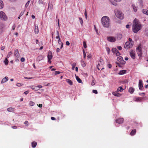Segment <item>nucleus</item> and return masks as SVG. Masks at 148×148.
I'll use <instances>...</instances> for the list:
<instances>
[{
    "label": "nucleus",
    "instance_id": "nucleus-16",
    "mask_svg": "<svg viewBox=\"0 0 148 148\" xmlns=\"http://www.w3.org/2000/svg\"><path fill=\"white\" fill-rule=\"evenodd\" d=\"M15 56L17 58H18L20 56V54L18 52V49H16L14 52Z\"/></svg>",
    "mask_w": 148,
    "mask_h": 148
},
{
    "label": "nucleus",
    "instance_id": "nucleus-15",
    "mask_svg": "<svg viewBox=\"0 0 148 148\" xmlns=\"http://www.w3.org/2000/svg\"><path fill=\"white\" fill-rule=\"evenodd\" d=\"M34 32L36 34H38L39 32L38 27L37 25H35L34 28Z\"/></svg>",
    "mask_w": 148,
    "mask_h": 148
},
{
    "label": "nucleus",
    "instance_id": "nucleus-18",
    "mask_svg": "<svg viewBox=\"0 0 148 148\" xmlns=\"http://www.w3.org/2000/svg\"><path fill=\"white\" fill-rule=\"evenodd\" d=\"M142 11L144 14L148 16V10L146 9H143L142 10Z\"/></svg>",
    "mask_w": 148,
    "mask_h": 148
},
{
    "label": "nucleus",
    "instance_id": "nucleus-42",
    "mask_svg": "<svg viewBox=\"0 0 148 148\" xmlns=\"http://www.w3.org/2000/svg\"><path fill=\"white\" fill-rule=\"evenodd\" d=\"M29 3H30V1H28L27 2V3H26V4L25 5V7L26 8L29 5Z\"/></svg>",
    "mask_w": 148,
    "mask_h": 148
},
{
    "label": "nucleus",
    "instance_id": "nucleus-52",
    "mask_svg": "<svg viewBox=\"0 0 148 148\" xmlns=\"http://www.w3.org/2000/svg\"><path fill=\"white\" fill-rule=\"evenodd\" d=\"M84 15H85V16L86 17V18H87V12H86V10H85V12H84Z\"/></svg>",
    "mask_w": 148,
    "mask_h": 148
},
{
    "label": "nucleus",
    "instance_id": "nucleus-27",
    "mask_svg": "<svg viewBox=\"0 0 148 148\" xmlns=\"http://www.w3.org/2000/svg\"><path fill=\"white\" fill-rule=\"evenodd\" d=\"M132 6L134 11L135 12H136L137 11V8L134 5H132Z\"/></svg>",
    "mask_w": 148,
    "mask_h": 148
},
{
    "label": "nucleus",
    "instance_id": "nucleus-14",
    "mask_svg": "<svg viewBox=\"0 0 148 148\" xmlns=\"http://www.w3.org/2000/svg\"><path fill=\"white\" fill-rule=\"evenodd\" d=\"M8 80V77L6 76L4 78H3L2 81H1V84H3L6 82Z\"/></svg>",
    "mask_w": 148,
    "mask_h": 148
},
{
    "label": "nucleus",
    "instance_id": "nucleus-55",
    "mask_svg": "<svg viewBox=\"0 0 148 148\" xmlns=\"http://www.w3.org/2000/svg\"><path fill=\"white\" fill-rule=\"evenodd\" d=\"M66 45L67 46H69L70 45V43L68 41H66Z\"/></svg>",
    "mask_w": 148,
    "mask_h": 148
},
{
    "label": "nucleus",
    "instance_id": "nucleus-10",
    "mask_svg": "<svg viewBox=\"0 0 148 148\" xmlns=\"http://www.w3.org/2000/svg\"><path fill=\"white\" fill-rule=\"evenodd\" d=\"M143 81L141 80H139V81L138 87L140 90H142L143 89Z\"/></svg>",
    "mask_w": 148,
    "mask_h": 148
},
{
    "label": "nucleus",
    "instance_id": "nucleus-51",
    "mask_svg": "<svg viewBox=\"0 0 148 148\" xmlns=\"http://www.w3.org/2000/svg\"><path fill=\"white\" fill-rule=\"evenodd\" d=\"M24 123L25 124V125H26V126H27L28 125V121H25V122H24Z\"/></svg>",
    "mask_w": 148,
    "mask_h": 148
},
{
    "label": "nucleus",
    "instance_id": "nucleus-45",
    "mask_svg": "<svg viewBox=\"0 0 148 148\" xmlns=\"http://www.w3.org/2000/svg\"><path fill=\"white\" fill-rule=\"evenodd\" d=\"M83 56H84V58H85L86 57V53L85 52L84 50V49H83Z\"/></svg>",
    "mask_w": 148,
    "mask_h": 148
},
{
    "label": "nucleus",
    "instance_id": "nucleus-50",
    "mask_svg": "<svg viewBox=\"0 0 148 148\" xmlns=\"http://www.w3.org/2000/svg\"><path fill=\"white\" fill-rule=\"evenodd\" d=\"M108 67L110 69L112 67V65L111 64H108Z\"/></svg>",
    "mask_w": 148,
    "mask_h": 148
},
{
    "label": "nucleus",
    "instance_id": "nucleus-7",
    "mask_svg": "<svg viewBox=\"0 0 148 148\" xmlns=\"http://www.w3.org/2000/svg\"><path fill=\"white\" fill-rule=\"evenodd\" d=\"M30 88L34 90H38L40 88H42V86L41 85H39L38 86H30Z\"/></svg>",
    "mask_w": 148,
    "mask_h": 148
},
{
    "label": "nucleus",
    "instance_id": "nucleus-39",
    "mask_svg": "<svg viewBox=\"0 0 148 148\" xmlns=\"http://www.w3.org/2000/svg\"><path fill=\"white\" fill-rule=\"evenodd\" d=\"M83 46L84 48H86L87 47V45L86 44V42L85 41H84L83 42Z\"/></svg>",
    "mask_w": 148,
    "mask_h": 148
},
{
    "label": "nucleus",
    "instance_id": "nucleus-64",
    "mask_svg": "<svg viewBox=\"0 0 148 148\" xmlns=\"http://www.w3.org/2000/svg\"><path fill=\"white\" fill-rule=\"evenodd\" d=\"M5 48V47L4 46H2L1 47V50H3Z\"/></svg>",
    "mask_w": 148,
    "mask_h": 148
},
{
    "label": "nucleus",
    "instance_id": "nucleus-43",
    "mask_svg": "<svg viewBox=\"0 0 148 148\" xmlns=\"http://www.w3.org/2000/svg\"><path fill=\"white\" fill-rule=\"evenodd\" d=\"M99 62L101 63V64L103 65L104 64L103 61L102 59H101L100 60Z\"/></svg>",
    "mask_w": 148,
    "mask_h": 148
},
{
    "label": "nucleus",
    "instance_id": "nucleus-63",
    "mask_svg": "<svg viewBox=\"0 0 148 148\" xmlns=\"http://www.w3.org/2000/svg\"><path fill=\"white\" fill-rule=\"evenodd\" d=\"M60 51V49L59 48H57L56 49V51L57 52H58Z\"/></svg>",
    "mask_w": 148,
    "mask_h": 148
},
{
    "label": "nucleus",
    "instance_id": "nucleus-6",
    "mask_svg": "<svg viewBox=\"0 0 148 148\" xmlns=\"http://www.w3.org/2000/svg\"><path fill=\"white\" fill-rule=\"evenodd\" d=\"M133 44L128 42H126L124 45V47L125 49H128L131 48L133 46Z\"/></svg>",
    "mask_w": 148,
    "mask_h": 148
},
{
    "label": "nucleus",
    "instance_id": "nucleus-3",
    "mask_svg": "<svg viewBox=\"0 0 148 148\" xmlns=\"http://www.w3.org/2000/svg\"><path fill=\"white\" fill-rule=\"evenodd\" d=\"M115 14L116 16L120 19H123V14L121 12L118 10H117L115 12Z\"/></svg>",
    "mask_w": 148,
    "mask_h": 148
},
{
    "label": "nucleus",
    "instance_id": "nucleus-56",
    "mask_svg": "<svg viewBox=\"0 0 148 148\" xmlns=\"http://www.w3.org/2000/svg\"><path fill=\"white\" fill-rule=\"evenodd\" d=\"M94 27H95V31H96V33L98 34V30L96 29V27L95 26H94Z\"/></svg>",
    "mask_w": 148,
    "mask_h": 148
},
{
    "label": "nucleus",
    "instance_id": "nucleus-53",
    "mask_svg": "<svg viewBox=\"0 0 148 148\" xmlns=\"http://www.w3.org/2000/svg\"><path fill=\"white\" fill-rule=\"evenodd\" d=\"M117 48L120 50H121L122 49V47L121 46H118Z\"/></svg>",
    "mask_w": 148,
    "mask_h": 148
},
{
    "label": "nucleus",
    "instance_id": "nucleus-57",
    "mask_svg": "<svg viewBox=\"0 0 148 148\" xmlns=\"http://www.w3.org/2000/svg\"><path fill=\"white\" fill-rule=\"evenodd\" d=\"M15 27H16V25H14L12 27V29H13V30H14Z\"/></svg>",
    "mask_w": 148,
    "mask_h": 148
},
{
    "label": "nucleus",
    "instance_id": "nucleus-23",
    "mask_svg": "<svg viewBox=\"0 0 148 148\" xmlns=\"http://www.w3.org/2000/svg\"><path fill=\"white\" fill-rule=\"evenodd\" d=\"M37 145L36 142L34 141L32 143V147L35 148Z\"/></svg>",
    "mask_w": 148,
    "mask_h": 148
},
{
    "label": "nucleus",
    "instance_id": "nucleus-20",
    "mask_svg": "<svg viewBox=\"0 0 148 148\" xmlns=\"http://www.w3.org/2000/svg\"><path fill=\"white\" fill-rule=\"evenodd\" d=\"M126 71L125 70H123L120 71L118 74L120 75H122L125 74L126 73Z\"/></svg>",
    "mask_w": 148,
    "mask_h": 148
},
{
    "label": "nucleus",
    "instance_id": "nucleus-46",
    "mask_svg": "<svg viewBox=\"0 0 148 148\" xmlns=\"http://www.w3.org/2000/svg\"><path fill=\"white\" fill-rule=\"evenodd\" d=\"M92 92L95 94H97L98 93L97 91L96 90H92Z\"/></svg>",
    "mask_w": 148,
    "mask_h": 148
},
{
    "label": "nucleus",
    "instance_id": "nucleus-34",
    "mask_svg": "<svg viewBox=\"0 0 148 148\" xmlns=\"http://www.w3.org/2000/svg\"><path fill=\"white\" fill-rule=\"evenodd\" d=\"M76 65V63H73L72 64V69L73 70H74L75 66Z\"/></svg>",
    "mask_w": 148,
    "mask_h": 148
},
{
    "label": "nucleus",
    "instance_id": "nucleus-61",
    "mask_svg": "<svg viewBox=\"0 0 148 148\" xmlns=\"http://www.w3.org/2000/svg\"><path fill=\"white\" fill-rule=\"evenodd\" d=\"M51 119L52 120H55L56 119V118L55 117H52L51 118Z\"/></svg>",
    "mask_w": 148,
    "mask_h": 148
},
{
    "label": "nucleus",
    "instance_id": "nucleus-8",
    "mask_svg": "<svg viewBox=\"0 0 148 148\" xmlns=\"http://www.w3.org/2000/svg\"><path fill=\"white\" fill-rule=\"evenodd\" d=\"M107 39L108 41L111 42H114L116 40L115 38L113 36L108 37L107 38Z\"/></svg>",
    "mask_w": 148,
    "mask_h": 148
},
{
    "label": "nucleus",
    "instance_id": "nucleus-30",
    "mask_svg": "<svg viewBox=\"0 0 148 148\" xmlns=\"http://www.w3.org/2000/svg\"><path fill=\"white\" fill-rule=\"evenodd\" d=\"M56 32L57 34V36L56 37V39H58V40H59V39H60V38L59 32L58 30L56 31Z\"/></svg>",
    "mask_w": 148,
    "mask_h": 148
},
{
    "label": "nucleus",
    "instance_id": "nucleus-12",
    "mask_svg": "<svg viewBox=\"0 0 148 148\" xmlns=\"http://www.w3.org/2000/svg\"><path fill=\"white\" fill-rule=\"evenodd\" d=\"M123 58L121 56H119L117 58V60L119 62H122V64H125V62L123 60Z\"/></svg>",
    "mask_w": 148,
    "mask_h": 148
},
{
    "label": "nucleus",
    "instance_id": "nucleus-1",
    "mask_svg": "<svg viewBox=\"0 0 148 148\" xmlns=\"http://www.w3.org/2000/svg\"><path fill=\"white\" fill-rule=\"evenodd\" d=\"M141 28V24L139 23L137 19H135L133 23V31L134 33H136Z\"/></svg>",
    "mask_w": 148,
    "mask_h": 148
},
{
    "label": "nucleus",
    "instance_id": "nucleus-33",
    "mask_svg": "<svg viewBox=\"0 0 148 148\" xmlns=\"http://www.w3.org/2000/svg\"><path fill=\"white\" fill-rule=\"evenodd\" d=\"M123 90V88L121 87H119L117 89V91L118 92L119 91L120 92H121Z\"/></svg>",
    "mask_w": 148,
    "mask_h": 148
},
{
    "label": "nucleus",
    "instance_id": "nucleus-41",
    "mask_svg": "<svg viewBox=\"0 0 148 148\" xmlns=\"http://www.w3.org/2000/svg\"><path fill=\"white\" fill-rule=\"evenodd\" d=\"M106 50L108 52V54H109L110 53V49L108 47H107L106 48Z\"/></svg>",
    "mask_w": 148,
    "mask_h": 148
},
{
    "label": "nucleus",
    "instance_id": "nucleus-2",
    "mask_svg": "<svg viewBox=\"0 0 148 148\" xmlns=\"http://www.w3.org/2000/svg\"><path fill=\"white\" fill-rule=\"evenodd\" d=\"M101 23L103 26L106 28H108L110 24V20L107 16H103L101 19Z\"/></svg>",
    "mask_w": 148,
    "mask_h": 148
},
{
    "label": "nucleus",
    "instance_id": "nucleus-28",
    "mask_svg": "<svg viewBox=\"0 0 148 148\" xmlns=\"http://www.w3.org/2000/svg\"><path fill=\"white\" fill-rule=\"evenodd\" d=\"M117 50L116 48H112V51L113 53L114 54L116 52Z\"/></svg>",
    "mask_w": 148,
    "mask_h": 148
},
{
    "label": "nucleus",
    "instance_id": "nucleus-44",
    "mask_svg": "<svg viewBox=\"0 0 148 148\" xmlns=\"http://www.w3.org/2000/svg\"><path fill=\"white\" fill-rule=\"evenodd\" d=\"M12 54V52L11 51L9 52L8 53V54L7 55V58H9L10 57V56Z\"/></svg>",
    "mask_w": 148,
    "mask_h": 148
},
{
    "label": "nucleus",
    "instance_id": "nucleus-24",
    "mask_svg": "<svg viewBox=\"0 0 148 148\" xmlns=\"http://www.w3.org/2000/svg\"><path fill=\"white\" fill-rule=\"evenodd\" d=\"M76 78L77 82L79 83H82V80L80 79V78H79V77L78 76H77L76 75Z\"/></svg>",
    "mask_w": 148,
    "mask_h": 148
},
{
    "label": "nucleus",
    "instance_id": "nucleus-9",
    "mask_svg": "<svg viewBox=\"0 0 148 148\" xmlns=\"http://www.w3.org/2000/svg\"><path fill=\"white\" fill-rule=\"evenodd\" d=\"M130 55L133 59H134L135 58V51L134 50H131L130 53Z\"/></svg>",
    "mask_w": 148,
    "mask_h": 148
},
{
    "label": "nucleus",
    "instance_id": "nucleus-25",
    "mask_svg": "<svg viewBox=\"0 0 148 148\" xmlns=\"http://www.w3.org/2000/svg\"><path fill=\"white\" fill-rule=\"evenodd\" d=\"M3 1L1 0L0 1V9H1L3 8Z\"/></svg>",
    "mask_w": 148,
    "mask_h": 148
},
{
    "label": "nucleus",
    "instance_id": "nucleus-54",
    "mask_svg": "<svg viewBox=\"0 0 148 148\" xmlns=\"http://www.w3.org/2000/svg\"><path fill=\"white\" fill-rule=\"evenodd\" d=\"M58 43L59 44H62V42L61 41L60 39H59V40H58Z\"/></svg>",
    "mask_w": 148,
    "mask_h": 148
},
{
    "label": "nucleus",
    "instance_id": "nucleus-35",
    "mask_svg": "<svg viewBox=\"0 0 148 148\" xmlns=\"http://www.w3.org/2000/svg\"><path fill=\"white\" fill-rule=\"evenodd\" d=\"M95 79H93L92 80V82H91V85L92 86H94L95 84Z\"/></svg>",
    "mask_w": 148,
    "mask_h": 148
},
{
    "label": "nucleus",
    "instance_id": "nucleus-38",
    "mask_svg": "<svg viewBox=\"0 0 148 148\" xmlns=\"http://www.w3.org/2000/svg\"><path fill=\"white\" fill-rule=\"evenodd\" d=\"M51 5H52V7H50V4H49V3L48 4V10L49 9H50V10H52L53 9V5L51 4Z\"/></svg>",
    "mask_w": 148,
    "mask_h": 148
},
{
    "label": "nucleus",
    "instance_id": "nucleus-32",
    "mask_svg": "<svg viewBox=\"0 0 148 148\" xmlns=\"http://www.w3.org/2000/svg\"><path fill=\"white\" fill-rule=\"evenodd\" d=\"M114 54L116 55V56H119L121 54L118 50H117Z\"/></svg>",
    "mask_w": 148,
    "mask_h": 148
},
{
    "label": "nucleus",
    "instance_id": "nucleus-4",
    "mask_svg": "<svg viewBox=\"0 0 148 148\" xmlns=\"http://www.w3.org/2000/svg\"><path fill=\"white\" fill-rule=\"evenodd\" d=\"M136 51L137 54L138 56L139 57L142 56V49L141 46L140 45L138 46L136 48Z\"/></svg>",
    "mask_w": 148,
    "mask_h": 148
},
{
    "label": "nucleus",
    "instance_id": "nucleus-5",
    "mask_svg": "<svg viewBox=\"0 0 148 148\" xmlns=\"http://www.w3.org/2000/svg\"><path fill=\"white\" fill-rule=\"evenodd\" d=\"M0 17L1 20L4 21L8 19L7 16L3 11L0 12Z\"/></svg>",
    "mask_w": 148,
    "mask_h": 148
},
{
    "label": "nucleus",
    "instance_id": "nucleus-13",
    "mask_svg": "<svg viewBox=\"0 0 148 148\" xmlns=\"http://www.w3.org/2000/svg\"><path fill=\"white\" fill-rule=\"evenodd\" d=\"M48 59L49 60H51L52 58V53L51 51H49L47 56Z\"/></svg>",
    "mask_w": 148,
    "mask_h": 148
},
{
    "label": "nucleus",
    "instance_id": "nucleus-31",
    "mask_svg": "<svg viewBox=\"0 0 148 148\" xmlns=\"http://www.w3.org/2000/svg\"><path fill=\"white\" fill-rule=\"evenodd\" d=\"M35 103L32 101H30L29 103V105L31 106H33L34 105Z\"/></svg>",
    "mask_w": 148,
    "mask_h": 148
},
{
    "label": "nucleus",
    "instance_id": "nucleus-47",
    "mask_svg": "<svg viewBox=\"0 0 148 148\" xmlns=\"http://www.w3.org/2000/svg\"><path fill=\"white\" fill-rule=\"evenodd\" d=\"M60 71H56L55 72V75H56L60 74Z\"/></svg>",
    "mask_w": 148,
    "mask_h": 148
},
{
    "label": "nucleus",
    "instance_id": "nucleus-11",
    "mask_svg": "<svg viewBox=\"0 0 148 148\" xmlns=\"http://www.w3.org/2000/svg\"><path fill=\"white\" fill-rule=\"evenodd\" d=\"M124 119L123 118H120L116 120V123L120 124L123 123Z\"/></svg>",
    "mask_w": 148,
    "mask_h": 148
},
{
    "label": "nucleus",
    "instance_id": "nucleus-17",
    "mask_svg": "<svg viewBox=\"0 0 148 148\" xmlns=\"http://www.w3.org/2000/svg\"><path fill=\"white\" fill-rule=\"evenodd\" d=\"M112 94L113 95L117 97H120L121 96V94L116 92H113Z\"/></svg>",
    "mask_w": 148,
    "mask_h": 148
},
{
    "label": "nucleus",
    "instance_id": "nucleus-37",
    "mask_svg": "<svg viewBox=\"0 0 148 148\" xmlns=\"http://www.w3.org/2000/svg\"><path fill=\"white\" fill-rule=\"evenodd\" d=\"M79 20L80 21V22L81 24L82 25L83 23V21L82 18H81L79 17Z\"/></svg>",
    "mask_w": 148,
    "mask_h": 148
},
{
    "label": "nucleus",
    "instance_id": "nucleus-48",
    "mask_svg": "<svg viewBox=\"0 0 148 148\" xmlns=\"http://www.w3.org/2000/svg\"><path fill=\"white\" fill-rule=\"evenodd\" d=\"M116 65L117 66H119V67H122L121 65L119 63L116 62Z\"/></svg>",
    "mask_w": 148,
    "mask_h": 148
},
{
    "label": "nucleus",
    "instance_id": "nucleus-22",
    "mask_svg": "<svg viewBox=\"0 0 148 148\" xmlns=\"http://www.w3.org/2000/svg\"><path fill=\"white\" fill-rule=\"evenodd\" d=\"M66 82H67L71 86L73 84V83L72 81L70 79H66Z\"/></svg>",
    "mask_w": 148,
    "mask_h": 148
},
{
    "label": "nucleus",
    "instance_id": "nucleus-26",
    "mask_svg": "<svg viewBox=\"0 0 148 148\" xmlns=\"http://www.w3.org/2000/svg\"><path fill=\"white\" fill-rule=\"evenodd\" d=\"M7 111L8 112H12L14 111V109L12 108H9L7 109Z\"/></svg>",
    "mask_w": 148,
    "mask_h": 148
},
{
    "label": "nucleus",
    "instance_id": "nucleus-19",
    "mask_svg": "<svg viewBox=\"0 0 148 148\" xmlns=\"http://www.w3.org/2000/svg\"><path fill=\"white\" fill-rule=\"evenodd\" d=\"M136 129H134L132 130L130 133V135L131 136H133L136 134Z\"/></svg>",
    "mask_w": 148,
    "mask_h": 148
},
{
    "label": "nucleus",
    "instance_id": "nucleus-36",
    "mask_svg": "<svg viewBox=\"0 0 148 148\" xmlns=\"http://www.w3.org/2000/svg\"><path fill=\"white\" fill-rule=\"evenodd\" d=\"M86 63L84 61H83L82 63V65L83 67H85L86 66Z\"/></svg>",
    "mask_w": 148,
    "mask_h": 148
},
{
    "label": "nucleus",
    "instance_id": "nucleus-62",
    "mask_svg": "<svg viewBox=\"0 0 148 148\" xmlns=\"http://www.w3.org/2000/svg\"><path fill=\"white\" fill-rule=\"evenodd\" d=\"M21 84L20 83H18L16 85L17 86H21Z\"/></svg>",
    "mask_w": 148,
    "mask_h": 148
},
{
    "label": "nucleus",
    "instance_id": "nucleus-21",
    "mask_svg": "<svg viewBox=\"0 0 148 148\" xmlns=\"http://www.w3.org/2000/svg\"><path fill=\"white\" fill-rule=\"evenodd\" d=\"M134 90V89L132 87H130L129 89V92L131 94L133 93Z\"/></svg>",
    "mask_w": 148,
    "mask_h": 148
},
{
    "label": "nucleus",
    "instance_id": "nucleus-58",
    "mask_svg": "<svg viewBox=\"0 0 148 148\" xmlns=\"http://www.w3.org/2000/svg\"><path fill=\"white\" fill-rule=\"evenodd\" d=\"M29 92L28 91H26L25 92H24V93L25 95H27L28 93Z\"/></svg>",
    "mask_w": 148,
    "mask_h": 148
},
{
    "label": "nucleus",
    "instance_id": "nucleus-29",
    "mask_svg": "<svg viewBox=\"0 0 148 148\" xmlns=\"http://www.w3.org/2000/svg\"><path fill=\"white\" fill-rule=\"evenodd\" d=\"M4 62L5 64L6 65H7L9 61L8 60L7 58H6L4 61Z\"/></svg>",
    "mask_w": 148,
    "mask_h": 148
},
{
    "label": "nucleus",
    "instance_id": "nucleus-49",
    "mask_svg": "<svg viewBox=\"0 0 148 148\" xmlns=\"http://www.w3.org/2000/svg\"><path fill=\"white\" fill-rule=\"evenodd\" d=\"M25 59L23 57L21 59V62H23L25 61Z\"/></svg>",
    "mask_w": 148,
    "mask_h": 148
},
{
    "label": "nucleus",
    "instance_id": "nucleus-40",
    "mask_svg": "<svg viewBox=\"0 0 148 148\" xmlns=\"http://www.w3.org/2000/svg\"><path fill=\"white\" fill-rule=\"evenodd\" d=\"M142 98L141 97H138L136 98L137 101H140L141 100Z\"/></svg>",
    "mask_w": 148,
    "mask_h": 148
},
{
    "label": "nucleus",
    "instance_id": "nucleus-60",
    "mask_svg": "<svg viewBox=\"0 0 148 148\" xmlns=\"http://www.w3.org/2000/svg\"><path fill=\"white\" fill-rule=\"evenodd\" d=\"M139 95H140L142 96V95H145V93H144V92H143V93H139Z\"/></svg>",
    "mask_w": 148,
    "mask_h": 148
},
{
    "label": "nucleus",
    "instance_id": "nucleus-59",
    "mask_svg": "<svg viewBox=\"0 0 148 148\" xmlns=\"http://www.w3.org/2000/svg\"><path fill=\"white\" fill-rule=\"evenodd\" d=\"M88 58L89 59L91 58V55H89L87 56Z\"/></svg>",
    "mask_w": 148,
    "mask_h": 148
}]
</instances>
